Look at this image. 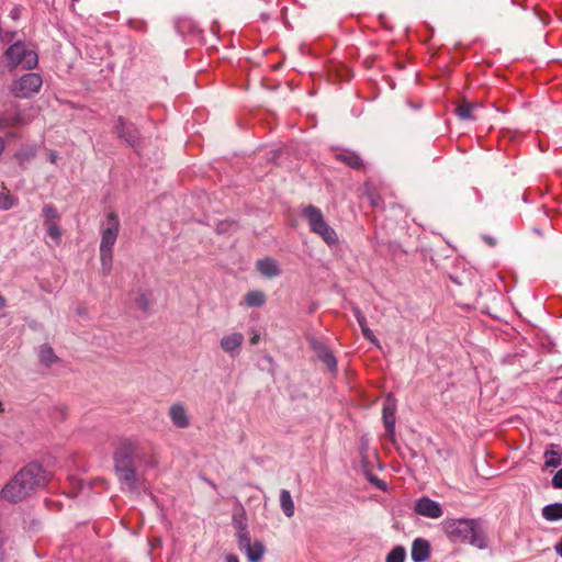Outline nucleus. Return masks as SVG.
I'll return each instance as SVG.
<instances>
[{
    "instance_id": "1",
    "label": "nucleus",
    "mask_w": 562,
    "mask_h": 562,
    "mask_svg": "<svg viewBox=\"0 0 562 562\" xmlns=\"http://www.w3.org/2000/svg\"><path fill=\"white\" fill-rule=\"evenodd\" d=\"M48 476L42 465L31 463L20 470L1 490V496L12 503L21 502L37 488L44 487Z\"/></svg>"
},
{
    "instance_id": "2",
    "label": "nucleus",
    "mask_w": 562,
    "mask_h": 562,
    "mask_svg": "<svg viewBox=\"0 0 562 562\" xmlns=\"http://www.w3.org/2000/svg\"><path fill=\"white\" fill-rule=\"evenodd\" d=\"M441 525L452 542L470 543L479 549L486 547L485 536L475 519L446 518Z\"/></svg>"
},
{
    "instance_id": "3",
    "label": "nucleus",
    "mask_w": 562,
    "mask_h": 562,
    "mask_svg": "<svg viewBox=\"0 0 562 562\" xmlns=\"http://www.w3.org/2000/svg\"><path fill=\"white\" fill-rule=\"evenodd\" d=\"M120 229L117 215L110 212L106 215V222L101 231L100 241V261L103 274H110L113 262V247L116 243Z\"/></svg>"
},
{
    "instance_id": "4",
    "label": "nucleus",
    "mask_w": 562,
    "mask_h": 562,
    "mask_svg": "<svg viewBox=\"0 0 562 562\" xmlns=\"http://www.w3.org/2000/svg\"><path fill=\"white\" fill-rule=\"evenodd\" d=\"M303 216L306 218L311 232L318 235L326 245L333 247L338 244L337 233L327 224L319 209L308 205L303 210Z\"/></svg>"
},
{
    "instance_id": "5",
    "label": "nucleus",
    "mask_w": 562,
    "mask_h": 562,
    "mask_svg": "<svg viewBox=\"0 0 562 562\" xmlns=\"http://www.w3.org/2000/svg\"><path fill=\"white\" fill-rule=\"evenodd\" d=\"M5 58L12 67L22 66L25 69H31L37 65L36 53L22 42L12 44L5 50Z\"/></svg>"
},
{
    "instance_id": "6",
    "label": "nucleus",
    "mask_w": 562,
    "mask_h": 562,
    "mask_svg": "<svg viewBox=\"0 0 562 562\" xmlns=\"http://www.w3.org/2000/svg\"><path fill=\"white\" fill-rule=\"evenodd\" d=\"M42 83V78L37 74L29 72L15 80L10 90L15 98L26 99L37 93Z\"/></svg>"
},
{
    "instance_id": "7",
    "label": "nucleus",
    "mask_w": 562,
    "mask_h": 562,
    "mask_svg": "<svg viewBox=\"0 0 562 562\" xmlns=\"http://www.w3.org/2000/svg\"><path fill=\"white\" fill-rule=\"evenodd\" d=\"M244 342V334L235 329L225 331L218 340L221 350L231 358L239 356Z\"/></svg>"
},
{
    "instance_id": "8",
    "label": "nucleus",
    "mask_w": 562,
    "mask_h": 562,
    "mask_svg": "<svg viewBox=\"0 0 562 562\" xmlns=\"http://www.w3.org/2000/svg\"><path fill=\"white\" fill-rule=\"evenodd\" d=\"M414 510L417 515L431 519H438L443 514L441 505L427 496H423L416 501Z\"/></svg>"
},
{
    "instance_id": "9",
    "label": "nucleus",
    "mask_w": 562,
    "mask_h": 562,
    "mask_svg": "<svg viewBox=\"0 0 562 562\" xmlns=\"http://www.w3.org/2000/svg\"><path fill=\"white\" fill-rule=\"evenodd\" d=\"M168 417L176 428L186 429L191 426V417L188 407L182 403H173L170 405Z\"/></svg>"
},
{
    "instance_id": "10",
    "label": "nucleus",
    "mask_w": 562,
    "mask_h": 562,
    "mask_svg": "<svg viewBox=\"0 0 562 562\" xmlns=\"http://www.w3.org/2000/svg\"><path fill=\"white\" fill-rule=\"evenodd\" d=\"M383 423L387 432V436L393 441L395 436V413H396V401L389 394L383 403Z\"/></svg>"
},
{
    "instance_id": "11",
    "label": "nucleus",
    "mask_w": 562,
    "mask_h": 562,
    "mask_svg": "<svg viewBox=\"0 0 562 562\" xmlns=\"http://www.w3.org/2000/svg\"><path fill=\"white\" fill-rule=\"evenodd\" d=\"M256 269L261 276L269 279L278 277L281 273L278 262L270 257L257 260Z\"/></svg>"
},
{
    "instance_id": "12",
    "label": "nucleus",
    "mask_w": 562,
    "mask_h": 562,
    "mask_svg": "<svg viewBox=\"0 0 562 562\" xmlns=\"http://www.w3.org/2000/svg\"><path fill=\"white\" fill-rule=\"evenodd\" d=\"M430 546L427 540L416 539L412 546V560L414 562H425L429 558Z\"/></svg>"
},
{
    "instance_id": "13",
    "label": "nucleus",
    "mask_w": 562,
    "mask_h": 562,
    "mask_svg": "<svg viewBox=\"0 0 562 562\" xmlns=\"http://www.w3.org/2000/svg\"><path fill=\"white\" fill-rule=\"evenodd\" d=\"M37 356L41 364L45 368H52L60 361L55 355L54 349L47 344L40 346Z\"/></svg>"
},
{
    "instance_id": "14",
    "label": "nucleus",
    "mask_w": 562,
    "mask_h": 562,
    "mask_svg": "<svg viewBox=\"0 0 562 562\" xmlns=\"http://www.w3.org/2000/svg\"><path fill=\"white\" fill-rule=\"evenodd\" d=\"M243 300L247 307H261L267 301V295L261 290H251L244 295Z\"/></svg>"
},
{
    "instance_id": "15",
    "label": "nucleus",
    "mask_w": 562,
    "mask_h": 562,
    "mask_svg": "<svg viewBox=\"0 0 562 562\" xmlns=\"http://www.w3.org/2000/svg\"><path fill=\"white\" fill-rule=\"evenodd\" d=\"M119 480L125 484L127 488H134L136 486V474L134 469L128 467H120L115 468Z\"/></svg>"
},
{
    "instance_id": "16",
    "label": "nucleus",
    "mask_w": 562,
    "mask_h": 562,
    "mask_svg": "<svg viewBox=\"0 0 562 562\" xmlns=\"http://www.w3.org/2000/svg\"><path fill=\"white\" fill-rule=\"evenodd\" d=\"M279 501L281 510L284 514V516L291 518L295 512L294 502L292 499L291 493L288 490H281Z\"/></svg>"
},
{
    "instance_id": "17",
    "label": "nucleus",
    "mask_w": 562,
    "mask_h": 562,
    "mask_svg": "<svg viewBox=\"0 0 562 562\" xmlns=\"http://www.w3.org/2000/svg\"><path fill=\"white\" fill-rule=\"evenodd\" d=\"M480 108L481 106L476 103L464 102L457 108V113L461 120H476L479 116L475 114V112Z\"/></svg>"
},
{
    "instance_id": "18",
    "label": "nucleus",
    "mask_w": 562,
    "mask_h": 562,
    "mask_svg": "<svg viewBox=\"0 0 562 562\" xmlns=\"http://www.w3.org/2000/svg\"><path fill=\"white\" fill-rule=\"evenodd\" d=\"M265 552V544L259 540L254 541L248 550L244 551L249 562H258L263 558Z\"/></svg>"
},
{
    "instance_id": "19",
    "label": "nucleus",
    "mask_w": 562,
    "mask_h": 562,
    "mask_svg": "<svg viewBox=\"0 0 562 562\" xmlns=\"http://www.w3.org/2000/svg\"><path fill=\"white\" fill-rule=\"evenodd\" d=\"M542 516L549 521L562 519V503H554L542 508Z\"/></svg>"
},
{
    "instance_id": "20",
    "label": "nucleus",
    "mask_w": 562,
    "mask_h": 562,
    "mask_svg": "<svg viewBox=\"0 0 562 562\" xmlns=\"http://www.w3.org/2000/svg\"><path fill=\"white\" fill-rule=\"evenodd\" d=\"M336 158L351 168H360L362 166L361 158L353 151H341L336 155Z\"/></svg>"
},
{
    "instance_id": "21",
    "label": "nucleus",
    "mask_w": 562,
    "mask_h": 562,
    "mask_svg": "<svg viewBox=\"0 0 562 562\" xmlns=\"http://www.w3.org/2000/svg\"><path fill=\"white\" fill-rule=\"evenodd\" d=\"M16 203V198H14L9 191L0 192V210L8 211L15 206Z\"/></svg>"
},
{
    "instance_id": "22",
    "label": "nucleus",
    "mask_w": 562,
    "mask_h": 562,
    "mask_svg": "<svg viewBox=\"0 0 562 562\" xmlns=\"http://www.w3.org/2000/svg\"><path fill=\"white\" fill-rule=\"evenodd\" d=\"M406 558V551L403 547H394L386 555L385 562H404Z\"/></svg>"
},
{
    "instance_id": "23",
    "label": "nucleus",
    "mask_w": 562,
    "mask_h": 562,
    "mask_svg": "<svg viewBox=\"0 0 562 562\" xmlns=\"http://www.w3.org/2000/svg\"><path fill=\"white\" fill-rule=\"evenodd\" d=\"M237 541L238 547L243 552L248 550V548L251 546L252 541L245 527L240 528V530L237 532Z\"/></svg>"
},
{
    "instance_id": "24",
    "label": "nucleus",
    "mask_w": 562,
    "mask_h": 562,
    "mask_svg": "<svg viewBox=\"0 0 562 562\" xmlns=\"http://www.w3.org/2000/svg\"><path fill=\"white\" fill-rule=\"evenodd\" d=\"M29 122V120L22 117L20 114H16L12 117L2 119L0 116V130L7 126H15V125H24Z\"/></svg>"
},
{
    "instance_id": "25",
    "label": "nucleus",
    "mask_w": 562,
    "mask_h": 562,
    "mask_svg": "<svg viewBox=\"0 0 562 562\" xmlns=\"http://www.w3.org/2000/svg\"><path fill=\"white\" fill-rule=\"evenodd\" d=\"M318 358L322 360V362L331 371H334L337 367L336 359L334 355L329 350H322L318 353Z\"/></svg>"
},
{
    "instance_id": "26",
    "label": "nucleus",
    "mask_w": 562,
    "mask_h": 562,
    "mask_svg": "<svg viewBox=\"0 0 562 562\" xmlns=\"http://www.w3.org/2000/svg\"><path fill=\"white\" fill-rule=\"evenodd\" d=\"M43 216L45 225L49 223H57L59 220V214L53 205H45L43 207Z\"/></svg>"
},
{
    "instance_id": "27",
    "label": "nucleus",
    "mask_w": 562,
    "mask_h": 562,
    "mask_svg": "<svg viewBox=\"0 0 562 562\" xmlns=\"http://www.w3.org/2000/svg\"><path fill=\"white\" fill-rule=\"evenodd\" d=\"M546 465L550 468H557L561 463V454L554 450L546 451Z\"/></svg>"
},
{
    "instance_id": "28",
    "label": "nucleus",
    "mask_w": 562,
    "mask_h": 562,
    "mask_svg": "<svg viewBox=\"0 0 562 562\" xmlns=\"http://www.w3.org/2000/svg\"><path fill=\"white\" fill-rule=\"evenodd\" d=\"M117 123V133L120 137L125 138L131 144H134V138L123 119L120 117Z\"/></svg>"
},
{
    "instance_id": "29",
    "label": "nucleus",
    "mask_w": 562,
    "mask_h": 562,
    "mask_svg": "<svg viewBox=\"0 0 562 562\" xmlns=\"http://www.w3.org/2000/svg\"><path fill=\"white\" fill-rule=\"evenodd\" d=\"M47 227V235L55 241L59 243L61 237L60 228L58 227L57 223H49L46 224Z\"/></svg>"
},
{
    "instance_id": "30",
    "label": "nucleus",
    "mask_w": 562,
    "mask_h": 562,
    "mask_svg": "<svg viewBox=\"0 0 562 562\" xmlns=\"http://www.w3.org/2000/svg\"><path fill=\"white\" fill-rule=\"evenodd\" d=\"M362 334L366 339H368L370 342L375 345L376 347H380V342L378 338L374 336L373 331L368 327L362 330Z\"/></svg>"
},
{
    "instance_id": "31",
    "label": "nucleus",
    "mask_w": 562,
    "mask_h": 562,
    "mask_svg": "<svg viewBox=\"0 0 562 562\" xmlns=\"http://www.w3.org/2000/svg\"><path fill=\"white\" fill-rule=\"evenodd\" d=\"M552 485L555 488H562V469H560L552 479Z\"/></svg>"
},
{
    "instance_id": "32",
    "label": "nucleus",
    "mask_w": 562,
    "mask_h": 562,
    "mask_svg": "<svg viewBox=\"0 0 562 562\" xmlns=\"http://www.w3.org/2000/svg\"><path fill=\"white\" fill-rule=\"evenodd\" d=\"M260 339V335L258 333H254L252 336L249 338V342L251 345H257Z\"/></svg>"
},
{
    "instance_id": "33",
    "label": "nucleus",
    "mask_w": 562,
    "mask_h": 562,
    "mask_svg": "<svg viewBox=\"0 0 562 562\" xmlns=\"http://www.w3.org/2000/svg\"><path fill=\"white\" fill-rule=\"evenodd\" d=\"M355 316L358 321V324L366 321L364 316L361 314V312L358 308L355 310Z\"/></svg>"
},
{
    "instance_id": "34",
    "label": "nucleus",
    "mask_w": 562,
    "mask_h": 562,
    "mask_svg": "<svg viewBox=\"0 0 562 562\" xmlns=\"http://www.w3.org/2000/svg\"><path fill=\"white\" fill-rule=\"evenodd\" d=\"M355 316L358 321V324L366 321L364 316L361 314V312L358 308L355 310Z\"/></svg>"
},
{
    "instance_id": "35",
    "label": "nucleus",
    "mask_w": 562,
    "mask_h": 562,
    "mask_svg": "<svg viewBox=\"0 0 562 562\" xmlns=\"http://www.w3.org/2000/svg\"><path fill=\"white\" fill-rule=\"evenodd\" d=\"M226 562H239L236 555L229 554L226 557Z\"/></svg>"
},
{
    "instance_id": "36",
    "label": "nucleus",
    "mask_w": 562,
    "mask_h": 562,
    "mask_svg": "<svg viewBox=\"0 0 562 562\" xmlns=\"http://www.w3.org/2000/svg\"><path fill=\"white\" fill-rule=\"evenodd\" d=\"M4 148H5V142L2 137H0V156L4 151Z\"/></svg>"
},
{
    "instance_id": "37",
    "label": "nucleus",
    "mask_w": 562,
    "mask_h": 562,
    "mask_svg": "<svg viewBox=\"0 0 562 562\" xmlns=\"http://www.w3.org/2000/svg\"><path fill=\"white\" fill-rule=\"evenodd\" d=\"M555 551L562 557V540L555 546Z\"/></svg>"
},
{
    "instance_id": "38",
    "label": "nucleus",
    "mask_w": 562,
    "mask_h": 562,
    "mask_svg": "<svg viewBox=\"0 0 562 562\" xmlns=\"http://www.w3.org/2000/svg\"><path fill=\"white\" fill-rule=\"evenodd\" d=\"M56 159H57V155L55 153H50V155H49L50 162H56Z\"/></svg>"
},
{
    "instance_id": "39",
    "label": "nucleus",
    "mask_w": 562,
    "mask_h": 562,
    "mask_svg": "<svg viewBox=\"0 0 562 562\" xmlns=\"http://www.w3.org/2000/svg\"><path fill=\"white\" fill-rule=\"evenodd\" d=\"M4 306H5V300H4V297L0 294V310H2Z\"/></svg>"
},
{
    "instance_id": "40",
    "label": "nucleus",
    "mask_w": 562,
    "mask_h": 562,
    "mask_svg": "<svg viewBox=\"0 0 562 562\" xmlns=\"http://www.w3.org/2000/svg\"><path fill=\"white\" fill-rule=\"evenodd\" d=\"M359 326H360V328H361V331H362L364 328H368V325H367V322H366V321H364V322L359 323Z\"/></svg>"
},
{
    "instance_id": "41",
    "label": "nucleus",
    "mask_w": 562,
    "mask_h": 562,
    "mask_svg": "<svg viewBox=\"0 0 562 562\" xmlns=\"http://www.w3.org/2000/svg\"><path fill=\"white\" fill-rule=\"evenodd\" d=\"M136 297H142V299H144V297H147V295H146V294H144V293H138Z\"/></svg>"
},
{
    "instance_id": "42",
    "label": "nucleus",
    "mask_w": 562,
    "mask_h": 562,
    "mask_svg": "<svg viewBox=\"0 0 562 562\" xmlns=\"http://www.w3.org/2000/svg\"><path fill=\"white\" fill-rule=\"evenodd\" d=\"M3 412V405L2 403L0 402V414Z\"/></svg>"
},
{
    "instance_id": "43",
    "label": "nucleus",
    "mask_w": 562,
    "mask_h": 562,
    "mask_svg": "<svg viewBox=\"0 0 562 562\" xmlns=\"http://www.w3.org/2000/svg\"><path fill=\"white\" fill-rule=\"evenodd\" d=\"M142 304H143V307H144V308H145V307H146V305H147V304L145 303V301H142Z\"/></svg>"
},
{
    "instance_id": "44",
    "label": "nucleus",
    "mask_w": 562,
    "mask_h": 562,
    "mask_svg": "<svg viewBox=\"0 0 562 562\" xmlns=\"http://www.w3.org/2000/svg\"><path fill=\"white\" fill-rule=\"evenodd\" d=\"M142 304H143V307H144V308H145V307H146V305H147V304L145 303V301H142Z\"/></svg>"
}]
</instances>
